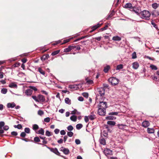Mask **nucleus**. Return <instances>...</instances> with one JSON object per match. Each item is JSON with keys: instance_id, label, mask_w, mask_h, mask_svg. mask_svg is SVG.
Wrapping results in <instances>:
<instances>
[{"instance_id": "obj_50", "label": "nucleus", "mask_w": 159, "mask_h": 159, "mask_svg": "<svg viewBox=\"0 0 159 159\" xmlns=\"http://www.w3.org/2000/svg\"><path fill=\"white\" fill-rule=\"evenodd\" d=\"M50 121V118L49 117H47L46 118H45L44 119V121L45 122L48 123Z\"/></svg>"}, {"instance_id": "obj_17", "label": "nucleus", "mask_w": 159, "mask_h": 159, "mask_svg": "<svg viewBox=\"0 0 159 159\" xmlns=\"http://www.w3.org/2000/svg\"><path fill=\"white\" fill-rule=\"evenodd\" d=\"M16 105L13 102L12 103H8L7 104V107L8 108H14L15 106Z\"/></svg>"}, {"instance_id": "obj_21", "label": "nucleus", "mask_w": 159, "mask_h": 159, "mask_svg": "<svg viewBox=\"0 0 159 159\" xmlns=\"http://www.w3.org/2000/svg\"><path fill=\"white\" fill-rule=\"evenodd\" d=\"M69 88L72 89H76L78 88V86L76 85H69Z\"/></svg>"}, {"instance_id": "obj_14", "label": "nucleus", "mask_w": 159, "mask_h": 159, "mask_svg": "<svg viewBox=\"0 0 159 159\" xmlns=\"http://www.w3.org/2000/svg\"><path fill=\"white\" fill-rule=\"evenodd\" d=\"M38 99L40 101H41L42 102H44L45 100V98L44 96L41 95H39L38 96Z\"/></svg>"}, {"instance_id": "obj_55", "label": "nucleus", "mask_w": 159, "mask_h": 159, "mask_svg": "<svg viewBox=\"0 0 159 159\" xmlns=\"http://www.w3.org/2000/svg\"><path fill=\"white\" fill-rule=\"evenodd\" d=\"M114 119V117L112 116H109L106 117V119L107 120H113Z\"/></svg>"}, {"instance_id": "obj_30", "label": "nucleus", "mask_w": 159, "mask_h": 159, "mask_svg": "<svg viewBox=\"0 0 159 159\" xmlns=\"http://www.w3.org/2000/svg\"><path fill=\"white\" fill-rule=\"evenodd\" d=\"M110 68V66H107L104 67L103 70L105 73H107L108 71Z\"/></svg>"}, {"instance_id": "obj_31", "label": "nucleus", "mask_w": 159, "mask_h": 159, "mask_svg": "<svg viewBox=\"0 0 159 159\" xmlns=\"http://www.w3.org/2000/svg\"><path fill=\"white\" fill-rule=\"evenodd\" d=\"M107 124L110 125H115V122L113 121H109L107 122Z\"/></svg>"}, {"instance_id": "obj_25", "label": "nucleus", "mask_w": 159, "mask_h": 159, "mask_svg": "<svg viewBox=\"0 0 159 159\" xmlns=\"http://www.w3.org/2000/svg\"><path fill=\"white\" fill-rule=\"evenodd\" d=\"M65 101L66 103L68 104H71V100L69 98H66L65 99Z\"/></svg>"}, {"instance_id": "obj_20", "label": "nucleus", "mask_w": 159, "mask_h": 159, "mask_svg": "<svg viewBox=\"0 0 159 159\" xmlns=\"http://www.w3.org/2000/svg\"><path fill=\"white\" fill-rule=\"evenodd\" d=\"M100 143L103 145H105L106 144V140L103 138H101L99 140Z\"/></svg>"}, {"instance_id": "obj_48", "label": "nucleus", "mask_w": 159, "mask_h": 159, "mask_svg": "<svg viewBox=\"0 0 159 159\" xmlns=\"http://www.w3.org/2000/svg\"><path fill=\"white\" fill-rule=\"evenodd\" d=\"M38 113L39 115L42 116L44 112L42 111L39 110L38 111Z\"/></svg>"}, {"instance_id": "obj_16", "label": "nucleus", "mask_w": 159, "mask_h": 159, "mask_svg": "<svg viewBox=\"0 0 159 159\" xmlns=\"http://www.w3.org/2000/svg\"><path fill=\"white\" fill-rule=\"evenodd\" d=\"M101 25V24H100L98 23L97 25H94L92 28L93 30L90 31V32H92L93 31L95 30L98 28Z\"/></svg>"}, {"instance_id": "obj_2", "label": "nucleus", "mask_w": 159, "mask_h": 159, "mask_svg": "<svg viewBox=\"0 0 159 159\" xmlns=\"http://www.w3.org/2000/svg\"><path fill=\"white\" fill-rule=\"evenodd\" d=\"M109 82L112 85H115L118 84L119 82V80L114 77H112L109 79Z\"/></svg>"}, {"instance_id": "obj_34", "label": "nucleus", "mask_w": 159, "mask_h": 159, "mask_svg": "<svg viewBox=\"0 0 159 159\" xmlns=\"http://www.w3.org/2000/svg\"><path fill=\"white\" fill-rule=\"evenodd\" d=\"M7 89L6 88H3L2 89L1 92L2 93L5 94L7 92Z\"/></svg>"}, {"instance_id": "obj_54", "label": "nucleus", "mask_w": 159, "mask_h": 159, "mask_svg": "<svg viewBox=\"0 0 159 159\" xmlns=\"http://www.w3.org/2000/svg\"><path fill=\"white\" fill-rule=\"evenodd\" d=\"M137 57L136 53L135 52H134L132 54V58L133 59H135Z\"/></svg>"}, {"instance_id": "obj_46", "label": "nucleus", "mask_w": 159, "mask_h": 159, "mask_svg": "<svg viewBox=\"0 0 159 159\" xmlns=\"http://www.w3.org/2000/svg\"><path fill=\"white\" fill-rule=\"evenodd\" d=\"M32 98L36 102H39V100L38 99V97H37L35 96H32Z\"/></svg>"}, {"instance_id": "obj_27", "label": "nucleus", "mask_w": 159, "mask_h": 159, "mask_svg": "<svg viewBox=\"0 0 159 159\" xmlns=\"http://www.w3.org/2000/svg\"><path fill=\"white\" fill-rule=\"evenodd\" d=\"M38 70L41 74L43 75H44L45 74V72L41 68H39L38 69Z\"/></svg>"}, {"instance_id": "obj_18", "label": "nucleus", "mask_w": 159, "mask_h": 159, "mask_svg": "<svg viewBox=\"0 0 159 159\" xmlns=\"http://www.w3.org/2000/svg\"><path fill=\"white\" fill-rule=\"evenodd\" d=\"M72 47H71V45L69 46V47L64 49V52H70L71 50L72 49Z\"/></svg>"}, {"instance_id": "obj_11", "label": "nucleus", "mask_w": 159, "mask_h": 159, "mask_svg": "<svg viewBox=\"0 0 159 159\" xmlns=\"http://www.w3.org/2000/svg\"><path fill=\"white\" fill-rule=\"evenodd\" d=\"M32 93V90L31 89H29L26 90L25 92V93L27 96L31 95Z\"/></svg>"}, {"instance_id": "obj_56", "label": "nucleus", "mask_w": 159, "mask_h": 159, "mask_svg": "<svg viewBox=\"0 0 159 159\" xmlns=\"http://www.w3.org/2000/svg\"><path fill=\"white\" fill-rule=\"evenodd\" d=\"M108 27V25H106L103 28H101L100 29V30L101 31H102L103 30H105L107 29Z\"/></svg>"}, {"instance_id": "obj_35", "label": "nucleus", "mask_w": 159, "mask_h": 159, "mask_svg": "<svg viewBox=\"0 0 159 159\" xmlns=\"http://www.w3.org/2000/svg\"><path fill=\"white\" fill-rule=\"evenodd\" d=\"M150 66L152 70H156L157 69V67L155 65H151Z\"/></svg>"}, {"instance_id": "obj_37", "label": "nucleus", "mask_w": 159, "mask_h": 159, "mask_svg": "<svg viewBox=\"0 0 159 159\" xmlns=\"http://www.w3.org/2000/svg\"><path fill=\"white\" fill-rule=\"evenodd\" d=\"M14 127L17 128L19 129H20L22 128V126L20 124H18L17 125H14Z\"/></svg>"}, {"instance_id": "obj_10", "label": "nucleus", "mask_w": 159, "mask_h": 159, "mask_svg": "<svg viewBox=\"0 0 159 159\" xmlns=\"http://www.w3.org/2000/svg\"><path fill=\"white\" fill-rule=\"evenodd\" d=\"M133 6H132V4L130 3H128L126 4L124 7L125 8H129L130 9V10L131 11L132 9L133 8Z\"/></svg>"}, {"instance_id": "obj_58", "label": "nucleus", "mask_w": 159, "mask_h": 159, "mask_svg": "<svg viewBox=\"0 0 159 159\" xmlns=\"http://www.w3.org/2000/svg\"><path fill=\"white\" fill-rule=\"evenodd\" d=\"M75 143L76 144L78 145L80 143V141L79 139H76L75 140Z\"/></svg>"}, {"instance_id": "obj_61", "label": "nucleus", "mask_w": 159, "mask_h": 159, "mask_svg": "<svg viewBox=\"0 0 159 159\" xmlns=\"http://www.w3.org/2000/svg\"><path fill=\"white\" fill-rule=\"evenodd\" d=\"M11 134L13 136H16L17 135V133L15 131H13L11 132Z\"/></svg>"}, {"instance_id": "obj_40", "label": "nucleus", "mask_w": 159, "mask_h": 159, "mask_svg": "<svg viewBox=\"0 0 159 159\" xmlns=\"http://www.w3.org/2000/svg\"><path fill=\"white\" fill-rule=\"evenodd\" d=\"M24 130L25 133L29 134L30 133V129L29 128H25Z\"/></svg>"}, {"instance_id": "obj_38", "label": "nucleus", "mask_w": 159, "mask_h": 159, "mask_svg": "<svg viewBox=\"0 0 159 159\" xmlns=\"http://www.w3.org/2000/svg\"><path fill=\"white\" fill-rule=\"evenodd\" d=\"M50 150L51 151L55 153H57L58 152L57 149L56 148H55L54 149H51Z\"/></svg>"}, {"instance_id": "obj_57", "label": "nucleus", "mask_w": 159, "mask_h": 159, "mask_svg": "<svg viewBox=\"0 0 159 159\" xmlns=\"http://www.w3.org/2000/svg\"><path fill=\"white\" fill-rule=\"evenodd\" d=\"M34 141H35V142H39L40 141V139H39V138L37 137H35L34 138Z\"/></svg>"}, {"instance_id": "obj_60", "label": "nucleus", "mask_w": 159, "mask_h": 159, "mask_svg": "<svg viewBox=\"0 0 159 159\" xmlns=\"http://www.w3.org/2000/svg\"><path fill=\"white\" fill-rule=\"evenodd\" d=\"M60 134L61 135H65L66 134V132L64 130H61L60 131Z\"/></svg>"}, {"instance_id": "obj_64", "label": "nucleus", "mask_w": 159, "mask_h": 159, "mask_svg": "<svg viewBox=\"0 0 159 159\" xmlns=\"http://www.w3.org/2000/svg\"><path fill=\"white\" fill-rule=\"evenodd\" d=\"M84 120L85 122L86 123L88 122L89 120V117L87 116H85L84 117Z\"/></svg>"}, {"instance_id": "obj_28", "label": "nucleus", "mask_w": 159, "mask_h": 159, "mask_svg": "<svg viewBox=\"0 0 159 159\" xmlns=\"http://www.w3.org/2000/svg\"><path fill=\"white\" fill-rule=\"evenodd\" d=\"M70 119L72 121H76L77 120V117L75 116H72L70 117Z\"/></svg>"}, {"instance_id": "obj_32", "label": "nucleus", "mask_w": 159, "mask_h": 159, "mask_svg": "<svg viewBox=\"0 0 159 159\" xmlns=\"http://www.w3.org/2000/svg\"><path fill=\"white\" fill-rule=\"evenodd\" d=\"M123 68V66L122 64H120L117 66L116 68V70H119L122 69Z\"/></svg>"}, {"instance_id": "obj_33", "label": "nucleus", "mask_w": 159, "mask_h": 159, "mask_svg": "<svg viewBox=\"0 0 159 159\" xmlns=\"http://www.w3.org/2000/svg\"><path fill=\"white\" fill-rule=\"evenodd\" d=\"M83 127V125L81 124H79L76 125V128L78 129H81Z\"/></svg>"}, {"instance_id": "obj_42", "label": "nucleus", "mask_w": 159, "mask_h": 159, "mask_svg": "<svg viewBox=\"0 0 159 159\" xmlns=\"http://www.w3.org/2000/svg\"><path fill=\"white\" fill-rule=\"evenodd\" d=\"M89 119L91 120H93L95 118V116L94 115H90L89 116Z\"/></svg>"}, {"instance_id": "obj_1", "label": "nucleus", "mask_w": 159, "mask_h": 159, "mask_svg": "<svg viewBox=\"0 0 159 159\" xmlns=\"http://www.w3.org/2000/svg\"><path fill=\"white\" fill-rule=\"evenodd\" d=\"M151 14L150 12L147 10H143L142 11H141L139 16L143 19L146 20H148L150 19V17Z\"/></svg>"}, {"instance_id": "obj_4", "label": "nucleus", "mask_w": 159, "mask_h": 159, "mask_svg": "<svg viewBox=\"0 0 159 159\" xmlns=\"http://www.w3.org/2000/svg\"><path fill=\"white\" fill-rule=\"evenodd\" d=\"M99 102L98 105V107H101V108L106 109L107 107L106 102L102 101Z\"/></svg>"}, {"instance_id": "obj_12", "label": "nucleus", "mask_w": 159, "mask_h": 159, "mask_svg": "<svg viewBox=\"0 0 159 159\" xmlns=\"http://www.w3.org/2000/svg\"><path fill=\"white\" fill-rule=\"evenodd\" d=\"M150 125L148 121H143L142 123V126L144 127H147Z\"/></svg>"}, {"instance_id": "obj_41", "label": "nucleus", "mask_w": 159, "mask_h": 159, "mask_svg": "<svg viewBox=\"0 0 159 159\" xmlns=\"http://www.w3.org/2000/svg\"><path fill=\"white\" fill-rule=\"evenodd\" d=\"M67 129L68 131H71L73 130V127L72 125H70L67 127Z\"/></svg>"}, {"instance_id": "obj_19", "label": "nucleus", "mask_w": 159, "mask_h": 159, "mask_svg": "<svg viewBox=\"0 0 159 159\" xmlns=\"http://www.w3.org/2000/svg\"><path fill=\"white\" fill-rule=\"evenodd\" d=\"M118 126L120 129H124L127 127V126L125 125L119 124Z\"/></svg>"}, {"instance_id": "obj_23", "label": "nucleus", "mask_w": 159, "mask_h": 159, "mask_svg": "<svg viewBox=\"0 0 159 159\" xmlns=\"http://www.w3.org/2000/svg\"><path fill=\"white\" fill-rule=\"evenodd\" d=\"M112 40L114 41H120L121 40V38L120 37L116 36H114L112 38Z\"/></svg>"}, {"instance_id": "obj_52", "label": "nucleus", "mask_w": 159, "mask_h": 159, "mask_svg": "<svg viewBox=\"0 0 159 159\" xmlns=\"http://www.w3.org/2000/svg\"><path fill=\"white\" fill-rule=\"evenodd\" d=\"M83 96L87 98L88 97L89 94L88 93H82Z\"/></svg>"}, {"instance_id": "obj_45", "label": "nucleus", "mask_w": 159, "mask_h": 159, "mask_svg": "<svg viewBox=\"0 0 159 159\" xmlns=\"http://www.w3.org/2000/svg\"><path fill=\"white\" fill-rule=\"evenodd\" d=\"M87 36H82V37H81V38H80L77 39L76 40H75V42H77V41H78L79 40H81V39H84V38H85L86 37H87Z\"/></svg>"}, {"instance_id": "obj_59", "label": "nucleus", "mask_w": 159, "mask_h": 159, "mask_svg": "<svg viewBox=\"0 0 159 159\" xmlns=\"http://www.w3.org/2000/svg\"><path fill=\"white\" fill-rule=\"evenodd\" d=\"M26 134L25 132H22L20 135V136L22 137H24L25 136Z\"/></svg>"}, {"instance_id": "obj_36", "label": "nucleus", "mask_w": 159, "mask_h": 159, "mask_svg": "<svg viewBox=\"0 0 159 159\" xmlns=\"http://www.w3.org/2000/svg\"><path fill=\"white\" fill-rule=\"evenodd\" d=\"M59 52H60L59 50H58L55 51L52 53L51 55L52 56H55V55L58 54Z\"/></svg>"}, {"instance_id": "obj_62", "label": "nucleus", "mask_w": 159, "mask_h": 159, "mask_svg": "<svg viewBox=\"0 0 159 159\" xmlns=\"http://www.w3.org/2000/svg\"><path fill=\"white\" fill-rule=\"evenodd\" d=\"M59 129H56L54 130V132L56 134H57L59 133Z\"/></svg>"}, {"instance_id": "obj_7", "label": "nucleus", "mask_w": 159, "mask_h": 159, "mask_svg": "<svg viewBox=\"0 0 159 159\" xmlns=\"http://www.w3.org/2000/svg\"><path fill=\"white\" fill-rule=\"evenodd\" d=\"M98 113L100 115H104L106 114V109L98 107Z\"/></svg>"}, {"instance_id": "obj_8", "label": "nucleus", "mask_w": 159, "mask_h": 159, "mask_svg": "<svg viewBox=\"0 0 159 159\" xmlns=\"http://www.w3.org/2000/svg\"><path fill=\"white\" fill-rule=\"evenodd\" d=\"M103 152L106 156L112 154V151L108 148H106L104 149Z\"/></svg>"}, {"instance_id": "obj_29", "label": "nucleus", "mask_w": 159, "mask_h": 159, "mask_svg": "<svg viewBox=\"0 0 159 159\" xmlns=\"http://www.w3.org/2000/svg\"><path fill=\"white\" fill-rule=\"evenodd\" d=\"M39 134L43 135L44 134V130L42 128H41L38 131Z\"/></svg>"}, {"instance_id": "obj_63", "label": "nucleus", "mask_w": 159, "mask_h": 159, "mask_svg": "<svg viewBox=\"0 0 159 159\" xmlns=\"http://www.w3.org/2000/svg\"><path fill=\"white\" fill-rule=\"evenodd\" d=\"M9 128V127L8 126L6 125L5 126H4L3 129L4 130H7Z\"/></svg>"}, {"instance_id": "obj_22", "label": "nucleus", "mask_w": 159, "mask_h": 159, "mask_svg": "<svg viewBox=\"0 0 159 159\" xmlns=\"http://www.w3.org/2000/svg\"><path fill=\"white\" fill-rule=\"evenodd\" d=\"M147 132L149 134H152L154 132V130L153 128H147Z\"/></svg>"}, {"instance_id": "obj_49", "label": "nucleus", "mask_w": 159, "mask_h": 159, "mask_svg": "<svg viewBox=\"0 0 159 159\" xmlns=\"http://www.w3.org/2000/svg\"><path fill=\"white\" fill-rule=\"evenodd\" d=\"M153 13L156 16H158L159 15V11L155 10L153 12Z\"/></svg>"}, {"instance_id": "obj_51", "label": "nucleus", "mask_w": 159, "mask_h": 159, "mask_svg": "<svg viewBox=\"0 0 159 159\" xmlns=\"http://www.w3.org/2000/svg\"><path fill=\"white\" fill-rule=\"evenodd\" d=\"M5 125L4 122L3 121L0 122V129H2V127H4Z\"/></svg>"}, {"instance_id": "obj_53", "label": "nucleus", "mask_w": 159, "mask_h": 159, "mask_svg": "<svg viewBox=\"0 0 159 159\" xmlns=\"http://www.w3.org/2000/svg\"><path fill=\"white\" fill-rule=\"evenodd\" d=\"M118 114V112H111L109 113V115H116Z\"/></svg>"}, {"instance_id": "obj_24", "label": "nucleus", "mask_w": 159, "mask_h": 159, "mask_svg": "<svg viewBox=\"0 0 159 159\" xmlns=\"http://www.w3.org/2000/svg\"><path fill=\"white\" fill-rule=\"evenodd\" d=\"M49 57L48 54H47L44 55L43 57H41V59L43 60H45L47 59Z\"/></svg>"}, {"instance_id": "obj_6", "label": "nucleus", "mask_w": 159, "mask_h": 159, "mask_svg": "<svg viewBox=\"0 0 159 159\" xmlns=\"http://www.w3.org/2000/svg\"><path fill=\"white\" fill-rule=\"evenodd\" d=\"M131 11H134L139 16L141 11V10L139 7H137L135 6H134L133 7V8L131 10Z\"/></svg>"}, {"instance_id": "obj_43", "label": "nucleus", "mask_w": 159, "mask_h": 159, "mask_svg": "<svg viewBox=\"0 0 159 159\" xmlns=\"http://www.w3.org/2000/svg\"><path fill=\"white\" fill-rule=\"evenodd\" d=\"M67 135L69 137H71L73 135V133L71 131L68 132L67 133Z\"/></svg>"}, {"instance_id": "obj_5", "label": "nucleus", "mask_w": 159, "mask_h": 159, "mask_svg": "<svg viewBox=\"0 0 159 159\" xmlns=\"http://www.w3.org/2000/svg\"><path fill=\"white\" fill-rule=\"evenodd\" d=\"M105 89L104 88H100L97 89L96 95H104Z\"/></svg>"}, {"instance_id": "obj_39", "label": "nucleus", "mask_w": 159, "mask_h": 159, "mask_svg": "<svg viewBox=\"0 0 159 159\" xmlns=\"http://www.w3.org/2000/svg\"><path fill=\"white\" fill-rule=\"evenodd\" d=\"M33 129L34 130H36L39 129V126L36 124H34L33 125Z\"/></svg>"}, {"instance_id": "obj_13", "label": "nucleus", "mask_w": 159, "mask_h": 159, "mask_svg": "<svg viewBox=\"0 0 159 159\" xmlns=\"http://www.w3.org/2000/svg\"><path fill=\"white\" fill-rule=\"evenodd\" d=\"M9 87L11 88H17V85L15 83L12 82L9 84Z\"/></svg>"}, {"instance_id": "obj_26", "label": "nucleus", "mask_w": 159, "mask_h": 159, "mask_svg": "<svg viewBox=\"0 0 159 159\" xmlns=\"http://www.w3.org/2000/svg\"><path fill=\"white\" fill-rule=\"evenodd\" d=\"M152 8L154 9H157L158 7V4L157 3H154L152 5Z\"/></svg>"}, {"instance_id": "obj_47", "label": "nucleus", "mask_w": 159, "mask_h": 159, "mask_svg": "<svg viewBox=\"0 0 159 159\" xmlns=\"http://www.w3.org/2000/svg\"><path fill=\"white\" fill-rule=\"evenodd\" d=\"M71 39V38L69 39H67L64 40V42L61 43V44H63L69 42Z\"/></svg>"}, {"instance_id": "obj_15", "label": "nucleus", "mask_w": 159, "mask_h": 159, "mask_svg": "<svg viewBox=\"0 0 159 159\" xmlns=\"http://www.w3.org/2000/svg\"><path fill=\"white\" fill-rule=\"evenodd\" d=\"M132 65L133 68L135 69H137L139 66V64L137 62H134L132 64Z\"/></svg>"}, {"instance_id": "obj_3", "label": "nucleus", "mask_w": 159, "mask_h": 159, "mask_svg": "<svg viewBox=\"0 0 159 159\" xmlns=\"http://www.w3.org/2000/svg\"><path fill=\"white\" fill-rule=\"evenodd\" d=\"M104 95H96V100L97 102L103 101L105 99Z\"/></svg>"}, {"instance_id": "obj_9", "label": "nucleus", "mask_w": 159, "mask_h": 159, "mask_svg": "<svg viewBox=\"0 0 159 159\" xmlns=\"http://www.w3.org/2000/svg\"><path fill=\"white\" fill-rule=\"evenodd\" d=\"M61 150L66 155L68 154L69 153V150L68 148H64L63 147H62L61 148Z\"/></svg>"}, {"instance_id": "obj_44", "label": "nucleus", "mask_w": 159, "mask_h": 159, "mask_svg": "<svg viewBox=\"0 0 159 159\" xmlns=\"http://www.w3.org/2000/svg\"><path fill=\"white\" fill-rule=\"evenodd\" d=\"M45 135L48 136H51V132L48 130L46 131Z\"/></svg>"}]
</instances>
